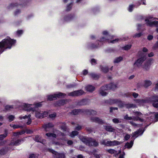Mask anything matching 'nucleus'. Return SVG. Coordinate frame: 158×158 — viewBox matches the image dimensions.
<instances>
[{"label":"nucleus","mask_w":158,"mask_h":158,"mask_svg":"<svg viewBox=\"0 0 158 158\" xmlns=\"http://www.w3.org/2000/svg\"><path fill=\"white\" fill-rule=\"evenodd\" d=\"M15 42V40L11 39L9 37L3 40L0 42V52H2L5 49L10 48Z\"/></svg>","instance_id":"obj_1"},{"label":"nucleus","mask_w":158,"mask_h":158,"mask_svg":"<svg viewBox=\"0 0 158 158\" xmlns=\"http://www.w3.org/2000/svg\"><path fill=\"white\" fill-rule=\"evenodd\" d=\"M81 112L85 113L89 115H94L96 114H97V112L96 111L93 110H87L83 111L80 109H75L72 111L71 114L73 115H76Z\"/></svg>","instance_id":"obj_2"},{"label":"nucleus","mask_w":158,"mask_h":158,"mask_svg":"<svg viewBox=\"0 0 158 158\" xmlns=\"http://www.w3.org/2000/svg\"><path fill=\"white\" fill-rule=\"evenodd\" d=\"M82 141L86 144L89 146H94L95 147L98 145V143L94 139L92 138H85L83 137L81 139Z\"/></svg>","instance_id":"obj_3"},{"label":"nucleus","mask_w":158,"mask_h":158,"mask_svg":"<svg viewBox=\"0 0 158 158\" xmlns=\"http://www.w3.org/2000/svg\"><path fill=\"white\" fill-rule=\"evenodd\" d=\"M146 54L143 53L142 56L135 62L134 64V68L135 69H136L139 68L143 62L146 60Z\"/></svg>","instance_id":"obj_4"},{"label":"nucleus","mask_w":158,"mask_h":158,"mask_svg":"<svg viewBox=\"0 0 158 158\" xmlns=\"http://www.w3.org/2000/svg\"><path fill=\"white\" fill-rule=\"evenodd\" d=\"M115 87L116 85L113 83L106 85L101 87V89L99 91V93L102 96H105L107 94V93L105 92L104 90H108L109 89H114V87Z\"/></svg>","instance_id":"obj_5"},{"label":"nucleus","mask_w":158,"mask_h":158,"mask_svg":"<svg viewBox=\"0 0 158 158\" xmlns=\"http://www.w3.org/2000/svg\"><path fill=\"white\" fill-rule=\"evenodd\" d=\"M84 93V91L82 90L74 91L70 93L69 95V96H78L82 95Z\"/></svg>","instance_id":"obj_6"},{"label":"nucleus","mask_w":158,"mask_h":158,"mask_svg":"<svg viewBox=\"0 0 158 158\" xmlns=\"http://www.w3.org/2000/svg\"><path fill=\"white\" fill-rule=\"evenodd\" d=\"M151 101L153 102V106L155 107H158V96H154L151 98Z\"/></svg>","instance_id":"obj_7"},{"label":"nucleus","mask_w":158,"mask_h":158,"mask_svg":"<svg viewBox=\"0 0 158 158\" xmlns=\"http://www.w3.org/2000/svg\"><path fill=\"white\" fill-rule=\"evenodd\" d=\"M53 126V125L52 123H48L44 125L43 126V127L44 128L45 131L47 132L49 131L50 130V129Z\"/></svg>","instance_id":"obj_8"},{"label":"nucleus","mask_w":158,"mask_h":158,"mask_svg":"<svg viewBox=\"0 0 158 158\" xmlns=\"http://www.w3.org/2000/svg\"><path fill=\"white\" fill-rule=\"evenodd\" d=\"M135 101L138 105H143L144 103L149 102L148 100L143 99H136Z\"/></svg>","instance_id":"obj_9"},{"label":"nucleus","mask_w":158,"mask_h":158,"mask_svg":"<svg viewBox=\"0 0 158 158\" xmlns=\"http://www.w3.org/2000/svg\"><path fill=\"white\" fill-rule=\"evenodd\" d=\"M50 152L55 154L56 158H65L64 155L63 154H59L52 150H50Z\"/></svg>","instance_id":"obj_10"},{"label":"nucleus","mask_w":158,"mask_h":158,"mask_svg":"<svg viewBox=\"0 0 158 158\" xmlns=\"http://www.w3.org/2000/svg\"><path fill=\"white\" fill-rule=\"evenodd\" d=\"M92 122H95L98 123L102 124L103 123V121L98 118L96 117H92L90 118Z\"/></svg>","instance_id":"obj_11"},{"label":"nucleus","mask_w":158,"mask_h":158,"mask_svg":"<svg viewBox=\"0 0 158 158\" xmlns=\"http://www.w3.org/2000/svg\"><path fill=\"white\" fill-rule=\"evenodd\" d=\"M142 84L144 87L147 88L152 84V82L150 80H145L143 81Z\"/></svg>","instance_id":"obj_12"},{"label":"nucleus","mask_w":158,"mask_h":158,"mask_svg":"<svg viewBox=\"0 0 158 158\" xmlns=\"http://www.w3.org/2000/svg\"><path fill=\"white\" fill-rule=\"evenodd\" d=\"M143 132L141 129H139L138 131L135 132L132 135V137L136 138L139 135H141Z\"/></svg>","instance_id":"obj_13"},{"label":"nucleus","mask_w":158,"mask_h":158,"mask_svg":"<svg viewBox=\"0 0 158 158\" xmlns=\"http://www.w3.org/2000/svg\"><path fill=\"white\" fill-rule=\"evenodd\" d=\"M145 21L148 25L149 26H152L153 25H156L158 24V21H157L151 22L149 19H146Z\"/></svg>","instance_id":"obj_14"},{"label":"nucleus","mask_w":158,"mask_h":158,"mask_svg":"<svg viewBox=\"0 0 158 158\" xmlns=\"http://www.w3.org/2000/svg\"><path fill=\"white\" fill-rule=\"evenodd\" d=\"M121 142L116 140H114L113 141H110V144L109 145L110 146H114L118 145L121 144Z\"/></svg>","instance_id":"obj_15"},{"label":"nucleus","mask_w":158,"mask_h":158,"mask_svg":"<svg viewBox=\"0 0 158 158\" xmlns=\"http://www.w3.org/2000/svg\"><path fill=\"white\" fill-rule=\"evenodd\" d=\"M35 140L37 142H40L43 144L46 141L44 139L41 140V137L38 135H36L35 136Z\"/></svg>","instance_id":"obj_16"},{"label":"nucleus","mask_w":158,"mask_h":158,"mask_svg":"<svg viewBox=\"0 0 158 158\" xmlns=\"http://www.w3.org/2000/svg\"><path fill=\"white\" fill-rule=\"evenodd\" d=\"M38 113H37L36 117L38 118H43L45 117H46L48 115V113L47 112L45 111L44 112H43V114L41 115H39Z\"/></svg>","instance_id":"obj_17"},{"label":"nucleus","mask_w":158,"mask_h":158,"mask_svg":"<svg viewBox=\"0 0 158 158\" xmlns=\"http://www.w3.org/2000/svg\"><path fill=\"white\" fill-rule=\"evenodd\" d=\"M31 105L24 104V110H27V111L32 110V108L31 107H30V106Z\"/></svg>","instance_id":"obj_18"},{"label":"nucleus","mask_w":158,"mask_h":158,"mask_svg":"<svg viewBox=\"0 0 158 158\" xmlns=\"http://www.w3.org/2000/svg\"><path fill=\"white\" fill-rule=\"evenodd\" d=\"M85 89L87 91L90 92H92L94 90V87L91 85H88L86 86Z\"/></svg>","instance_id":"obj_19"},{"label":"nucleus","mask_w":158,"mask_h":158,"mask_svg":"<svg viewBox=\"0 0 158 158\" xmlns=\"http://www.w3.org/2000/svg\"><path fill=\"white\" fill-rule=\"evenodd\" d=\"M110 141L107 140H103L101 142L102 144H103L107 146H110Z\"/></svg>","instance_id":"obj_20"},{"label":"nucleus","mask_w":158,"mask_h":158,"mask_svg":"<svg viewBox=\"0 0 158 158\" xmlns=\"http://www.w3.org/2000/svg\"><path fill=\"white\" fill-rule=\"evenodd\" d=\"M45 135L48 137H52L53 138H56V135L54 133H48L45 134Z\"/></svg>","instance_id":"obj_21"},{"label":"nucleus","mask_w":158,"mask_h":158,"mask_svg":"<svg viewBox=\"0 0 158 158\" xmlns=\"http://www.w3.org/2000/svg\"><path fill=\"white\" fill-rule=\"evenodd\" d=\"M105 129L107 131L110 132H113L114 129L111 126H107L105 127Z\"/></svg>","instance_id":"obj_22"},{"label":"nucleus","mask_w":158,"mask_h":158,"mask_svg":"<svg viewBox=\"0 0 158 158\" xmlns=\"http://www.w3.org/2000/svg\"><path fill=\"white\" fill-rule=\"evenodd\" d=\"M8 150V149L6 148L0 150V155H2L5 154Z\"/></svg>","instance_id":"obj_23"},{"label":"nucleus","mask_w":158,"mask_h":158,"mask_svg":"<svg viewBox=\"0 0 158 158\" xmlns=\"http://www.w3.org/2000/svg\"><path fill=\"white\" fill-rule=\"evenodd\" d=\"M56 98L55 94L54 95H49L48 96V100L50 101L55 100Z\"/></svg>","instance_id":"obj_24"},{"label":"nucleus","mask_w":158,"mask_h":158,"mask_svg":"<svg viewBox=\"0 0 158 158\" xmlns=\"http://www.w3.org/2000/svg\"><path fill=\"white\" fill-rule=\"evenodd\" d=\"M107 40H109V42H110L112 44H114L115 43H116L118 42L119 41H120L121 40V39H116L115 40H110L109 39H107Z\"/></svg>","instance_id":"obj_25"},{"label":"nucleus","mask_w":158,"mask_h":158,"mask_svg":"<svg viewBox=\"0 0 158 158\" xmlns=\"http://www.w3.org/2000/svg\"><path fill=\"white\" fill-rule=\"evenodd\" d=\"M55 95L56 96V98H62L64 97L65 95L66 94H64L62 93H60L58 94H55Z\"/></svg>","instance_id":"obj_26"},{"label":"nucleus","mask_w":158,"mask_h":158,"mask_svg":"<svg viewBox=\"0 0 158 158\" xmlns=\"http://www.w3.org/2000/svg\"><path fill=\"white\" fill-rule=\"evenodd\" d=\"M133 144V142L131 141L130 143H127L125 145V146L127 148H130L132 147Z\"/></svg>","instance_id":"obj_27"},{"label":"nucleus","mask_w":158,"mask_h":158,"mask_svg":"<svg viewBox=\"0 0 158 158\" xmlns=\"http://www.w3.org/2000/svg\"><path fill=\"white\" fill-rule=\"evenodd\" d=\"M112 121L114 123L117 124L122 122L120 119L117 118H114L112 119Z\"/></svg>","instance_id":"obj_28"},{"label":"nucleus","mask_w":158,"mask_h":158,"mask_svg":"<svg viewBox=\"0 0 158 158\" xmlns=\"http://www.w3.org/2000/svg\"><path fill=\"white\" fill-rule=\"evenodd\" d=\"M8 132L6 130L5 131V133L4 134L0 135V136L1 137V138L2 140L4 138L6 137L7 135Z\"/></svg>","instance_id":"obj_29"},{"label":"nucleus","mask_w":158,"mask_h":158,"mask_svg":"<svg viewBox=\"0 0 158 158\" xmlns=\"http://www.w3.org/2000/svg\"><path fill=\"white\" fill-rule=\"evenodd\" d=\"M106 151L111 154H115L117 153V151L113 149H107Z\"/></svg>","instance_id":"obj_30"},{"label":"nucleus","mask_w":158,"mask_h":158,"mask_svg":"<svg viewBox=\"0 0 158 158\" xmlns=\"http://www.w3.org/2000/svg\"><path fill=\"white\" fill-rule=\"evenodd\" d=\"M78 132L76 131H73L70 136L72 138L74 137L75 136L78 135Z\"/></svg>","instance_id":"obj_31"},{"label":"nucleus","mask_w":158,"mask_h":158,"mask_svg":"<svg viewBox=\"0 0 158 158\" xmlns=\"http://www.w3.org/2000/svg\"><path fill=\"white\" fill-rule=\"evenodd\" d=\"M123 60V57H119L115 59L114 60V63H118Z\"/></svg>","instance_id":"obj_32"},{"label":"nucleus","mask_w":158,"mask_h":158,"mask_svg":"<svg viewBox=\"0 0 158 158\" xmlns=\"http://www.w3.org/2000/svg\"><path fill=\"white\" fill-rule=\"evenodd\" d=\"M119 101L117 99H111L110 100V103L111 104L116 103L118 102Z\"/></svg>","instance_id":"obj_33"},{"label":"nucleus","mask_w":158,"mask_h":158,"mask_svg":"<svg viewBox=\"0 0 158 158\" xmlns=\"http://www.w3.org/2000/svg\"><path fill=\"white\" fill-rule=\"evenodd\" d=\"M131 45H127L124 47L123 48V49L124 50H128V49H130V48L131 47Z\"/></svg>","instance_id":"obj_34"},{"label":"nucleus","mask_w":158,"mask_h":158,"mask_svg":"<svg viewBox=\"0 0 158 158\" xmlns=\"http://www.w3.org/2000/svg\"><path fill=\"white\" fill-rule=\"evenodd\" d=\"M38 155H35L34 154H31L30 155L29 158H38Z\"/></svg>","instance_id":"obj_35"},{"label":"nucleus","mask_w":158,"mask_h":158,"mask_svg":"<svg viewBox=\"0 0 158 158\" xmlns=\"http://www.w3.org/2000/svg\"><path fill=\"white\" fill-rule=\"evenodd\" d=\"M102 70L104 72L106 73L108 71V69L107 67H102L101 68Z\"/></svg>","instance_id":"obj_36"},{"label":"nucleus","mask_w":158,"mask_h":158,"mask_svg":"<svg viewBox=\"0 0 158 158\" xmlns=\"http://www.w3.org/2000/svg\"><path fill=\"white\" fill-rule=\"evenodd\" d=\"M21 140L18 139L15 140V144H14V145L17 146L20 144Z\"/></svg>","instance_id":"obj_37"},{"label":"nucleus","mask_w":158,"mask_h":158,"mask_svg":"<svg viewBox=\"0 0 158 158\" xmlns=\"http://www.w3.org/2000/svg\"><path fill=\"white\" fill-rule=\"evenodd\" d=\"M8 118L9 121L11 122L14 120L15 118V117L13 115H10L8 117Z\"/></svg>","instance_id":"obj_38"},{"label":"nucleus","mask_w":158,"mask_h":158,"mask_svg":"<svg viewBox=\"0 0 158 158\" xmlns=\"http://www.w3.org/2000/svg\"><path fill=\"white\" fill-rule=\"evenodd\" d=\"M90 76L94 78H97L98 77V75H96L95 74L93 73H91L90 74Z\"/></svg>","instance_id":"obj_39"},{"label":"nucleus","mask_w":158,"mask_h":158,"mask_svg":"<svg viewBox=\"0 0 158 158\" xmlns=\"http://www.w3.org/2000/svg\"><path fill=\"white\" fill-rule=\"evenodd\" d=\"M135 107V105L133 104H128L127 105V107L128 108L131 107Z\"/></svg>","instance_id":"obj_40"},{"label":"nucleus","mask_w":158,"mask_h":158,"mask_svg":"<svg viewBox=\"0 0 158 158\" xmlns=\"http://www.w3.org/2000/svg\"><path fill=\"white\" fill-rule=\"evenodd\" d=\"M153 60L152 59H149L147 63V64H148V65H150L151 63L153 62Z\"/></svg>","instance_id":"obj_41"},{"label":"nucleus","mask_w":158,"mask_h":158,"mask_svg":"<svg viewBox=\"0 0 158 158\" xmlns=\"http://www.w3.org/2000/svg\"><path fill=\"white\" fill-rule=\"evenodd\" d=\"M56 116V114L55 113H54L49 115V117L52 119L55 118Z\"/></svg>","instance_id":"obj_42"},{"label":"nucleus","mask_w":158,"mask_h":158,"mask_svg":"<svg viewBox=\"0 0 158 158\" xmlns=\"http://www.w3.org/2000/svg\"><path fill=\"white\" fill-rule=\"evenodd\" d=\"M158 48V41L156 42L153 46V48L154 49H156Z\"/></svg>","instance_id":"obj_43"},{"label":"nucleus","mask_w":158,"mask_h":158,"mask_svg":"<svg viewBox=\"0 0 158 158\" xmlns=\"http://www.w3.org/2000/svg\"><path fill=\"white\" fill-rule=\"evenodd\" d=\"M142 35L141 33H139L135 34L133 36L134 37H139Z\"/></svg>","instance_id":"obj_44"},{"label":"nucleus","mask_w":158,"mask_h":158,"mask_svg":"<svg viewBox=\"0 0 158 158\" xmlns=\"http://www.w3.org/2000/svg\"><path fill=\"white\" fill-rule=\"evenodd\" d=\"M31 116L30 115H28L29 117H28V118H28V121L27 123V124L28 125L30 124L31 123V120L30 119Z\"/></svg>","instance_id":"obj_45"},{"label":"nucleus","mask_w":158,"mask_h":158,"mask_svg":"<svg viewBox=\"0 0 158 158\" xmlns=\"http://www.w3.org/2000/svg\"><path fill=\"white\" fill-rule=\"evenodd\" d=\"M37 113H38V114L39 115H41L42 114H43V111H41L40 110H38L36 111L35 112V114L36 117Z\"/></svg>","instance_id":"obj_46"},{"label":"nucleus","mask_w":158,"mask_h":158,"mask_svg":"<svg viewBox=\"0 0 158 158\" xmlns=\"http://www.w3.org/2000/svg\"><path fill=\"white\" fill-rule=\"evenodd\" d=\"M124 118L127 120H131L132 119V118L131 117H128L127 115H126L124 117Z\"/></svg>","instance_id":"obj_47"},{"label":"nucleus","mask_w":158,"mask_h":158,"mask_svg":"<svg viewBox=\"0 0 158 158\" xmlns=\"http://www.w3.org/2000/svg\"><path fill=\"white\" fill-rule=\"evenodd\" d=\"M15 140H11L9 145L10 146H14V144H15Z\"/></svg>","instance_id":"obj_48"},{"label":"nucleus","mask_w":158,"mask_h":158,"mask_svg":"<svg viewBox=\"0 0 158 158\" xmlns=\"http://www.w3.org/2000/svg\"><path fill=\"white\" fill-rule=\"evenodd\" d=\"M118 108L117 107H110V112L112 113L114 110H117Z\"/></svg>","instance_id":"obj_49"},{"label":"nucleus","mask_w":158,"mask_h":158,"mask_svg":"<svg viewBox=\"0 0 158 158\" xmlns=\"http://www.w3.org/2000/svg\"><path fill=\"white\" fill-rule=\"evenodd\" d=\"M130 135H129V134H127L124 137V139H125V140H127L130 138Z\"/></svg>","instance_id":"obj_50"},{"label":"nucleus","mask_w":158,"mask_h":158,"mask_svg":"<svg viewBox=\"0 0 158 158\" xmlns=\"http://www.w3.org/2000/svg\"><path fill=\"white\" fill-rule=\"evenodd\" d=\"M10 126L11 127H13L14 129H16L19 128V126L17 125H10Z\"/></svg>","instance_id":"obj_51"},{"label":"nucleus","mask_w":158,"mask_h":158,"mask_svg":"<svg viewBox=\"0 0 158 158\" xmlns=\"http://www.w3.org/2000/svg\"><path fill=\"white\" fill-rule=\"evenodd\" d=\"M28 117H29L28 115V116L25 115V116H23V117L20 116L19 117V118L20 119H25L26 118H28Z\"/></svg>","instance_id":"obj_52"},{"label":"nucleus","mask_w":158,"mask_h":158,"mask_svg":"<svg viewBox=\"0 0 158 158\" xmlns=\"http://www.w3.org/2000/svg\"><path fill=\"white\" fill-rule=\"evenodd\" d=\"M133 6H134L133 5H130L128 8V10L130 12L131 11H132V9Z\"/></svg>","instance_id":"obj_53"},{"label":"nucleus","mask_w":158,"mask_h":158,"mask_svg":"<svg viewBox=\"0 0 158 158\" xmlns=\"http://www.w3.org/2000/svg\"><path fill=\"white\" fill-rule=\"evenodd\" d=\"M91 63L92 64H94L96 63V60L94 59H93L91 60Z\"/></svg>","instance_id":"obj_54"},{"label":"nucleus","mask_w":158,"mask_h":158,"mask_svg":"<svg viewBox=\"0 0 158 158\" xmlns=\"http://www.w3.org/2000/svg\"><path fill=\"white\" fill-rule=\"evenodd\" d=\"M132 95L134 97V98H136L138 96V94L134 92L133 93Z\"/></svg>","instance_id":"obj_55"},{"label":"nucleus","mask_w":158,"mask_h":158,"mask_svg":"<svg viewBox=\"0 0 158 158\" xmlns=\"http://www.w3.org/2000/svg\"><path fill=\"white\" fill-rule=\"evenodd\" d=\"M147 38L148 40H151L153 38V36L152 35H149L148 36Z\"/></svg>","instance_id":"obj_56"},{"label":"nucleus","mask_w":158,"mask_h":158,"mask_svg":"<svg viewBox=\"0 0 158 158\" xmlns=\"http://www.w3.org/2000/svg\"><path fill=\"white\" fill-rule=\"evenodd\" d=\"M81 128H82V127L81 126H78L76 127L75 129L76 130H77L78 131H79V130H81Z\"/></svg>","instance_id":"obj_57"},{"label":"nucleus","mask_w":158,"mask_h":158,"mask_svg":"<svg viewBox=\"0 0 158 158\" xmlns=\"http://www.w3.org/2000/svg\"><path fill=\"white\" fill-rule=\"evenodd\" d=\"M146 64H145V65L143 66V68L146 70H148L149 69V68L148 66H146Z\"/></svg>","instance_id":"obj_58"},{"label":"nucleus","mask_w":158,"mask_h":158,"mask_svg":"<svg viewBox=\"0 0 158 158\" xmlns=\"http://www.w3.org/2000/svg\"><path fill=\"white\" fill-rule=\"evenodd\" d=\"M12 108L13 107H12V106H9V105H7L5 107V108L6 110H8V109H9L10 108Z\"/></svg>","instance_id":"obj_59"},{"label":"nucleus","mask_w":158,"mask_h":158,"mask_svg":"<svg viewBox=\"0 0 158 158\" xmlns=\"http://www.w3.org/2000/svg\"><path fill=\"white\" fill-rule=\"evenodd\" d=\"M143 51L144 52H148V49L145 47H144L143 48Z\"/></svg>","instance_id":"obj_60"},{"label":"nucleus","mask_w":158,"mask_h":158,"mask_svg":"<svg viewBox=\"0 0 158 158\" xmlns=\"http://www.w3.org/2000/svg\"><path fill=\"white\" fill-rule=\"evenodd\" d=\"M73 143V142L72 140H69L67 142V143L69 145H71Z\"/></svg>","instance_id":"obj_61"},{"label":"nucleus","mask_w":158,"mask_h":158,"mask_svg":"<svg viewBox=\"0 0 158 158\" xmlns=\"http://www.w3.org/2000/svg\"><path fill=\"white\" fill-rule=\"evenodd\" d=\"M41 106V103L40 102L37 103L35 104V106L36 107H39Z\"/></svg>","instance_id":"obj_62"},{"label":"nucleus","mask_w":158,"mask_h":158,"mask_svg":"<svg viewBox=\"0 0 158 158\" xmlns=\"http://www.w3.org/2000/svg\"><path fill=\"white\" fill-rule=\"evenodd\" d=\"M71 4L70 5H69V6H67V10H70V9H71Z\"/></svg>","instance_id":"obj_63"},{"label":"nucleus","mask_w":158,"mask_h":158,"mask_svg":"<svg viewBox=\"0 0 158 158\" xmlns=\"http://www.w3.org/2000/svg\"><path fill=\"white\" fill-rule=\"evenodd\" d=\"M154 53L152 52H151L150 53L148 54V56L149 57H151L153 56H154Z\"/></svg>","instance_id":"obj_64"}]
</instances>
